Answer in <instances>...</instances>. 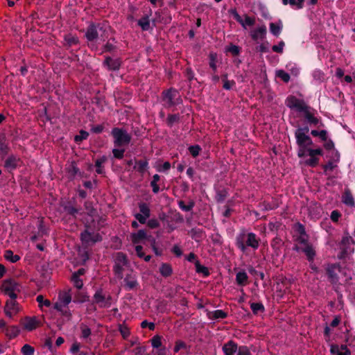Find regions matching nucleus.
Here are the masks:
<instances>
[{
    "label": "nucleus",
    "mask_w": 355,
    "mask_h": 355,
    "mask_svg": "<svg viewBox=\"0 0 355 355\" xmlns=\"http://www.w3.org/2000/svg\"><path fill=\"white\" fill-rule=\"evenodd\" d=\"M89 228L90 226L86 225L85 230L80 234V241L85 246L93 245L103 240L102 236L99 233L91 232Z\"/></svg>",
    "instance_id": "obj_8"
},
{
    "label": "nucleus",
    "mask_w": 355,
    "mask_h": 355,
    "mask_svg": "<svg viewBox=\"0 0 355 355\" xmlns=\"http://www.w3.org/2000/svg\"><path fill=\"white\" fill-rule=\"evenodd\" d=\"M116 49V46L110 42H107L103 46V52H108L111 53Z\"/></svg>",
    "instance_id": "obj_64"
},
{
    "label": "nucleus",
    "mask_w": 355,
    "mask_h": 355,
    "mask_svg": "<svg viewBox=\"0 0 355 355\" xmlns=\"http://www.w3.org/2000/svg\"><path fill=\"white\" fill-rule=\"evenodd\" d=\"M71 281L73 283V286L76 288H77L78 289H80L83 288V280L79 277H77L76 275H72Z\"/></svg>",
    "instance_id": "obj_56"
},
{
    "label": "nucleus",
    "mask_w": 355,
    "mask_h": 355,
    "mask_svg": "<svg viewBox=\"0 0 355 355\" xmlns=\"http://www.w3.org/2000/svg\"><path fill=\"white\" fill-rule=\"evenodd\" d=\"M151 345L153 348L159 349L162 347V337L159 335L154 336L151 340Z\"/></svg>",
    "instance_id": "obj_49"
},
{
    "label": "nucleus",
    "mask_w": 355,
    "mask_h": 355,
    "mask_svg": "<svg viewBox=\"0 0 355 355\" xmlns=\"http://www.w3.org/2000/svg\"><path fill=\"white\" fill-rule=\"evenodd\" d=\"M227 317V313L221 309L214 311L209 313V318L211 320L224 319Z\"/></svg>",
    "instance_id": "obj_34"
},
{
    "label": "nucleus",
    "mask_w": 355,
    "mask_h": 355,
    "mask_svg": "<svg viewBox=\"0 0 355 355\" xmlns=\"http://www.w3.org/2000/svg\"><path fill=\"white\" fill-rule=\"evenodd\" d=\"M122 64L121 58L113 59L110 56H105V60L102 63L103 67L106 68L107 70L111 71H115L120 69Z\"/></svg>",
    "instance_id": "obj_10"
},
{
    "label": "nucleus",
    "mask_w": 355,
    "mask_h": 355,
    "mask_svg": "<svg viewBox=\"0 0 355 355\" xmlns=\"http://www.w3.org/2000/svg\"><path fill=\"white\" fill-rule=\"evenodd\" d=\"M307 155L309 156V158L305 161V164L312 168L316 167L320 161L318 156L313 153L311 149L308 150Z\"/></svg>",
    "instance_id": "obj_22"
},
{
    "label": "nucleus",
    "mask_w": 355,
    "mask_h": 355,
    "mask_svg": "<svg viewBox=\"0 0 355 355\" xmlns=\"http://www.w3.org/2000/svg\"><path fill=\"white\" fill-rule=\"evenodd\" d=\"M230 14L232 15L234 19L239 22L243 27H244V21L240 15L238 13L236 9H231L230 10Z\"/></svg>",
    "instance_id": "obj_57"
},
{
    "label": "nucleus",
    "mask_w": 355,
    "mask_h": 355,
    "mask_svg": "<svg viewBox=\"0 0 355 355\" xmlns=\"http://www.w3.org/2000/svg\"><path fill=\"white\" fill-rule=\"evenodd\" d=\"M282 242V241L279 236L275 237L271 241V247L277 254L278 253V251L280 250Z\"/></svg>",
    "instance_id": "obj_46"
},
{
    "label": "nucleus",
    "mask_w": 355,
    "mask_h": 355,
    "mask_svg": "<svg viewBox=\"0 0 355 355\" xmlns=\"http://www.w3.org/2000/svg\"><path fill=\"white\" fill-rule=\"evenodd\" d=\"M146 347L144 345L137 346L132 350V355H145Z\"/></svg>",
    "instance_id": "obj_58"
},
{
    "label": "nucleus",
    "mask_w": 355,
    "mask_h": 355,
    "mask_svg": "<svg viewBox=\"0 0 355 355\" xmlns=\"http://www.w3.org/2000/svg\"><path fill=\"white\" fill-rule=\"evenodd\" d=\"M125 149L114 148L112 150L113 156L118 159H123L124 156Z\"/></svg>",
    "instance_id": "obj_60"
},
{
    "label": "nucleus",
    "mask_w": 355,
    "mask_h": 355,
    "mask_svg": "<svg viewBox=\"0 0 355 355\" xmlns=\"http://www.w3.org/2000/svg\"><path fill=\"white\" fill-rule=\"evenodd\" d=\"M59 299L61 302L63 303L64 306L68 305L71 301V296L70 293L65 292L59 295Z\"/></svg>",
    "instance_id": "obj_52"
},
{
    "label": "nucleus",
    "mask_w": 355,
    "mask_h": 355,
    "mask_svg": "<svg viewBox=\"0 0 355 355\" xmlns=\"http://www.w3.org/2000/svg\"><path fill=\"white\" fill-rule=\"evenodd\" d=\"M248 276L245 271H239L236 275V282L239 286H245L248 283Z\"/></svg>",
    "instance_id": "obj_29"
},
{
    "label": "nucleus",
    "mask_w": 355,
    "mask_h": 355,
    "mask_svg": "<svg viewBox=\"0 0 355 355\" xmlns=\"http://www.w3.org/2000/svg\"><path fill=\"white\" fill-rule=\"evenodd\" d=\"M111 31V27L107 21L101 22H91L87 29L85 36L87 40L89 42H94L100 39L105 41L109 35V32ZM94 44H89L90 48H92Z\"/></svg>",
    "instance_id": "obj_1"
},
{
    "label": "nucleus",
    "mask_w": 355,
    "mask_h": 355,
    "mask_svg": "<svg viewBox=\"0 0 355 355\" xmlns=\"http://www.w3.org/2000/svg\"><path fill=\"white\" fill-rule=\"evenodd\" d=\"M123 266H125L124 265H122V264H117V263H114V266H113V272L114 273V275H116V277L119 279H121L123 278Z\"/></svg>",
    "instance_id": "obj_39"
},
{
    "label": "nucleus",
    "mask_w": 355,
    "mask_h": 355,
    "mask_svg": "<svg viewBox=\"0 0 355 355\" xmlns=\"http://www.w3.org/2000/svg\"><path fill=\"white\" fill-rule=\"evenodd\" d=\"M300 99L297 98L295 96L289 95L285 100L286 105L291 110L294 109V106L298 103Z\"/></svg>",
    "instance_id": "obj_38"
},
{
    "label": "nucleus",
    "mask_w": 355,
    "mask_h": 355,
    "mask_svg": "<svg viewBox=\"0 0 355 355\" xmlns=\"http://www.w3.org/2000/svg\"><path fill=\"white\" fill-rule=\"evenodd\" d=\"M112 297L110 295H108L107 297L105 294H103V289L98 288L96 291L92 302V308L91 310L95 311H96V307L94 304H98L100 308H110L112 304Z\"/></svg>",
    "instance_id": "obj_5"
},
{
    "label": "nucleus",
    "mask_w": 355,
    "mask_h": 355,
    "mask_svg": "<svg viewBox=\"0 0 355 355\" xmlns=\"http://www.w3.org/2000/svg\"><path fill=\"white\" fill-rule=\"evenodd\" d=\"M88 137H89V133L85 130H81L79 132V134L75 136L74 141L77 144H79L81 141H83V140L87 139L88 138Z\"/></svg>",
    "instance_id": "obj_47"
},
{
    "label": "nucleus",
    "mask_w": 355,
    "mask_h": 355,
    "mask_svg": "<svg viewBox=\"0 0 355 355\" xmlns=\"http://www.w3.org/2000/svg\"><path fill=\"white\" fill-rule=\"evenodd\" d=\"M276 77L280 78L285 83H288L291 79L290 75L283 69L276 71Z\"/></svg>",
    "instance_id": "obj_40"
},
{
    "label": "nucleus",
    "mask_w": 355,
    "mask_h": 355,
    "mask_svg": "<svg viewBox=\"0 0 355 355\" xmlns=\"http://www.w3.org/2000/svg\"><path fill=\"white\" fill-rule=\"evenodd\" d=\"M64 40L65 42L64 46L68 49L73 45H76L79 43V39L77 36L71 34H67L64 36Z\"/></svg>",
    "instance_id": "obj_25"
},
{
    "label": "nucleus",
    "mask_w": 355,
    "mask_h": 355,
    "mask_svg": "<svg viewBox=\"0 0 355 355\" xmlns=\"http://www.w3.org/2000/svg\"><path fill=\"white\" fill-rule=\"evenodd\" d=\"M195 267L197 273H202L205 277L210 275L209 269L206 266L201 265L199 261H195Z\"/></svg>",
    "instance_id": "obj_35"
},
{
    "label": "nucleus",
    "mask_w": 355,
    "mask_h": 355,
    "mask_svg": "<svg viewBox=\"0 0 355 355\" xmlns=\"http://www.w3.org/2000/svg\"><path fill=\"white\" fill-rule=\"evenodd\" d=\"M322 167L324 170V173L325 175H327L328 172L332 171L334 168L337 167V164L335 162L329 159L327 163L326 164L322 165Z\"/></svg>",
    "instance_id": "obj_45"
},
{
    "label": "nucleus",
    "mask_w": 355,
    "mask_h": 355,
    "mask_svg": "<svg viewBox=\"0 0 355 355\" xmlns=\"http://www.w3.org/2000/svg\"><path fill=\"white\" fill-rule=\"evenodd\" d=\"M228 196V191L225 188L218 189L216 191V200L218 203H222Z\"/></svg>",
    "instance_id": "obj_27"
},
{
    "label": "nucleus",
    "mask_w": 355,
    "mask_h": 355,
    "mask_svg": "<svg viewBox=\"0 0 355 355\" xmlns=\"http://www.w3.org/2000/svg\"><path fill=\"white\" fill-rule=\"evenodd\" d=\"M84 207L85 209L87 211V214L89 216H93L95 211V209L93 207L92 202L87 200L84 203Z\"/></svg>",
    "instance_id": "obj_61"
},
{
    "label": "nucleus",
    "mask_w": 355,
    "mask_h": 355,
    "mask_svg": "<svg viewBox=\"0 0 355 355\" xmlns=\"http://www.w3.org/2000/svg\"><path fill=\"white\" fill-rule=\"evenodd\" d=\"M2 292L10 297L17 298V293L21 291V286L15 280L12 279H5L1 286Z\"/></svg>",
    "instance_id": "obj_7"
},
{
    "label": "nucleus",
    "mask_w": 355,
    "mask_h": 355,
    "mask_svg": "<svg viewBox=\"0 0 355 355\" xmlns=\"http://www.w3.org/2000/svg\"><path fill=\"white\" fill-rule=\"evenodd\" d=\"M188 150H189L190 154L193 157H196L197 156L199 155L200 152L201 151L202 149L199 145L196 144V145L190 146L188 148Z\"/></svg>",
    "instance_id": "obj_53"
},
{
    "label": "nucleus",
    "mask_w": 355,
    "mask_h": 355,
    "mask_svg": "<svg viewBox=\"0 0 355 355\" xmlns=\"http://www.w3.org/2000/svg\"><path fill=\"white\" fill-rule=\"evenodd\" d=\"M301 251L303 252L306 256L307 260L311 262L313 261L315 257V251L311 244H307L304 248H301Z\"/></svg>",
    "instance_id": "obj_24"
},
{
    "label": "nucleus",
    "mask_w": 355,
    "mask_h": 355,
    "mask_svg": "<svg viewBox=\"0 0 355 355\" xmlns=\"http://www.w3.org/2000/svg\"><path fill=\"white\" fill-rule=\"evenodd\" d=\"M114 263L127 266L128 264L127 255L122 252H117L115 256Z\"/></svg>",
    "instance_id": "obj_33"
},
{
    "label": "nucleus",
    "mask_w": 355,
    "mask_h": 355,
    "mask_svg": "<svg viewBox=\"0 0 355 355\" xmlns=\"http://www.w3.org/2000/svg\"><path fill=\"white\" fill-rule=\"evenodd\" d=\"M267 33V28L265 25H262L250 32V36L252 40L257 41L259 39L263 40Z\"/></svg>",
    "instance_id": "obj_19"
},
{
    "label": "nucleus",
    "mask_w": 355,
    "mask_h": 355,
    "mask_svg": "<svg viewBox=\"0 0 355 355\" xmlns=\"http://www.w3.org/2000/svg\"><path fill=\"white\" fill-rule=\"evenodd\" d=\"M159 272L164 277H168L173 274V268L169 263H162L159 267Z\"/></svg>",
    "instance_id": "obj_28"
},
{
    "label": "nucleus",
    "mask_w": 355,
    "mask_h": 355,
    "mask_svg": "<svg viewBox=\"0 0 355 355\" xmlns=\"http://www.w3.org/2000/svg\"><path fill=\"white\" fill-rule=\"evenodd\" d=\"M161 98L163 105L166 108H171L182 103L179 91L174 87H170L162 91Z\"/></svg>",
    "instance_id": "obj_3"
},
{
    "label": "nucleus",
    "mask_w": 355,
    "mask_h": 355,
    "mask_svg": "<svg viewBox=\"0 0 355 355\" xmlns=\"http://www.w3.org/2000/svg\"><path fill=\"white\" fill-rule=\"evenodd\" d=\"M236 355H252V354L247 346L241 345L239 346Z\"/></svg>",
    "instance_id": "obj_63"
},
{
    "label": "nucleus",
    "mask_w": 355,
    "mask_h": 355,
    "mask_svg": "<svg viewBox=\"0 0 355 355\" xmlns=\"http://www.w3.org/2000/svg\"><path fill=\"white\" fill-rule=\"evenodd\" d=\"M355 243L353 238L349 235V233L347 231L344 232V235L340 243V249H347L348 251L353 252L352 245Z\"/></svg>",
    "instance_id": "obj_16"
},
{
    "label": "nucleus",
    "mask_w": 355,
    "mask_h": 355,
    "mask_svg": "<svg viewBox=\"0 0 355 355\" xmlns=\"http://www.w3.org/2000/svg\"><path fill=\"white\" fill-rule=\"evenodd\" d=\"M130 238L133 244H138L142 240L147 239V234L144 230H139L137 232L132 233Z\"/></svg>",
    "instance_id": "obj_20"
},
{
    "label": "nucleus",
    "mask_w": 355,
    "mask_h": 355,
    "mask_svg": "<svg viewBox=\"0 0 355 355\" xmlns=\"http://www.w3.org/2000/svg\"><path fill=\"white\" fill-rule=\"evenodd\" d=\"M21 352L23 355H34L35 349L30 345L26 344L21 347Z\"/></svg>",
    "instance_id": "obj_51"
},
{
    "label": "nucleus",
    "mask_w": 355,
    "mask_h": 355,
    "mask_svg": "<svg viewBox=\"0 0 355 355\" xmlns=\"http://www.w3.org/2000/svg\"><path fill=\"white\" fill-rule=\"evenodd\" d=\"M180 116L179 114H170L168 115L166 123L168 127H172L175 123L180 122Z\"/></svg>",
    "instance_id": "obj_36"
},
{
    "label": "nucleus",
    "mask_w": 355,
    "mask_h": 355,
    "mask_svg": "<svg viewBox=\"0 0 355 355\" xmlns=\"http://www.w3.org/2000/svg\"><path fill=\"white\" fill-rule=\"evenodd\" d=\"M187 344L184 341H182L181 340H178L175 342V345L173 351H174L175 353H177L180 349H187Z\"/></svg>",
    "instance_id": "obj_59"
},
{
    "label": "nucleus",
    "mask_w": 355,
    "mask_h": 355,
    "mask_svg": "<svg viewBox=\"0 0 355 355\" xmlns=\"http://www.w3.org/2000/svg\"><path fill=\"white\" fill-rule=\"evenodd\" d=\"M340 263H331L328 264L326 268V273L327 275L329 282L333 284H337L339 280V277L336 272V270L340 271Z\"/></svg>",
    "instance_id": "obj_9"
},
{
    "label": "nucleus",
    "mask_w": 355,
    "mask_h": 355,
    "mask_svg": "<svg viewBox=\"0 0 355 355\" xmlns=\"http://www.w3.org/2000/svg\"><path fill=\"white\" fill-rule=\"evenodd\" d=\"M284 46L285 43L283 40H282L278 43L277 45H273L272 46V50L275 53H282Z\"/></svg>",
    "instance_id": "obj_62"
},
{
    "label": "nucleus",
    "mask_w": 355,
    "mask_h": 355,
    "mask_svg": "<svg viewBox=\"0 0 355 355\" xmlns=\"http://www.w3.org/2000/svg\"><path fill=\"white\" fill-rule=\"evenodd\" d=\"M111 135L114 138V145L117 148L128 145L132 139L125 130L117 127L112 129Z\"/></svg>",
    "instance_id": "obj_4"
},
{
    "label": "nucleus",
    "mask_w": 355,
    "mask_h": 355,
    "mask_svg": "<svg viewBox=\"0 0 355 355\" xmlns=\"http://www.w3.org/2000/svg\"><path fill=\"white\" fill-rule=\"evenodd\" d=\"M227 51L232 53L234 56H237L240 54L241 48L239 46L234 44H230L227 48Z\"/></svg>",
    "instance_id": "obj_55"
},
{
    "label": "nucleus",
    "mask_w": 355,
    "mask_h": 355,
    "mask_svg": "<svg viewBox=\"0 0 355 355\" xmlns=\"http://www.w3.org/2000/svg\"><path fill=\"white\" fill-rule=\"evenodd\" d=\"M21 164L22 160L19 156L11 154L5 160L3 166L10 172L20 166Z\"/></svg>",
    "instance_id": "obj_11"
},
{
    "label": "nucleus",
    "mask_w": 355,
    "mask_h": 355,
    "mask_svg": "<svg viewBox=\"0 0 355 355\" xmlns=\"http://www.w3.org/2000/svg\"><path fill=\"white\" fill-rule=\"evenodd\" d=\"M261 239L253 232H247L242 230L235 238V245L243 252L245 253L248 248L256 250L259 247Z\"/></svg>",
    "instance_id": "obj_2"
},
{
    "label": "nucleus",
    "mask_w": 355,
    "mask_h": 355,
    "mask_svg": "<svg viewBox=\"0 0 355 355\" xmlns=\"http://www.w3.org/2000/svg\"><path fill=\"white\" fill-rule=\"evenodd\" d=\"M295 142L297 146V157L299 158L304 157L305 142L309 135L300 134L294 132Z\"/></svg>",
    "instance_id": "obj_12"
},
{
    "label": "nucleus",
    "mask_w": 355,
    "mask_h": 355,
    "mask_svg": "<svg viewBox=\"0 0 355 355\" xmlns=\"http://www.w3.org/2000/svg\"><path fill=\"white\" fill-rule=\"evenodd\" d=\"M203 230L200 228H192L190 231V234L192 239L195 240L201 239L202 236Z\"/></svg>",
    "instance_id": "obj_50"
},
{
    "label": "nucleus",
    "mask_w": 355,
    "mask_h": 355,
    "mask_svg": "<svg viewBox=\"0 0 355 355\" xmlns=\"http://www.w3.org/2000/svg\"><path fill=\"white\" fill-rule=\"evenodd\" d=\"M178 206L182 211H190L193 209V207L195 206V202L194 201L191 200L189 202L187 205H185L183 200H180L178 202Z\"/></svg>",
    "instance_id": "obj_41"
},
{
    "label": "nucleus",
    "mask_w": 355,
    "mask_h": 355,
    "mask_svg": "<svg viewBox=\"0 0 355 355\" xmlns=\"http://www.w3.org/2000/svg\"><path fill=\"white\" fill-rule=\"evenodd\" d=\"M294 109L300 112H303L305 119L310 125H317L319 123V119L315 117L311 112V107L304 100L300 99L294 106Z\"/></svg>",
    "instance_id": "obj_6"
},
{
    "label": "nucleus",
    "mask_w": 355,
    "mask_h": 355,
    "mask_svg": "<svg viewBox=\"0 0 355 355\" xmlns=\"http://www.w3.org/2000/svg\"><path fill=\"white\" fill-rule=\"evenodd\" d=\"M123 282L124 288L126 291L137 289L139 286L136 275L132 273L125 275L123 279Z\"/></svg>",
    "instance_id": "obj_13"
},
{
    "label": "nucleus",
    "mask_w": 355,
    "mask_h": 355,
    "mask_svg": "<svg viewBox=\"0 0 355 355\" xmlns=\"http://www.w3.org/2000/svg\"><path fill=\"white\" fill-rule=\"evenodd\" d=\"M250 305L254 315H257L265 312V307L261 302H250Z\"/></svg>",
    "instance_id": "obj_30"
},
{
    "label": "nucleus",
    "mask_w": 355,
    "mask_h": 355,
    "mask_svg": "<svg viewBox=\"0 0 355 355\" xmlns=\"http://www.w3.org/2000/svg\"><path fill=\"white\" fill-rule=\"evenodd\" d=\"M135 170L141 174H144L148 168V162L147 159L135 160V165L133 167Z\"/></svg>",
    "instance_id": "obj_23"
},
{
    "label": "nucleus",
    "mask_w": 355,
    "mask_h": 355,
    "mask_svg": "<svg viewBox=\"0 0 355 355\" xmlns=\"http://www.w3.org/2000/svg\"><path fill=\"white\" fill-rule=\"evenodd\" d=\"M20 330L17 326L13 325L7 327L5 329V334L9 339H12L18 336Z\"/></svg>",
    "instance_id": "obj_26"
},
{
    "label": "nucleus",
    "mask_w": 355,
    "mask_h": 355,
    "mask_svg": "<svg viewBox=\"0 0 355 355\" xmlns=\"http://www.w3.org/2000/svg\"><path fill=\"white\" fill-rule=\"evenodd\" d=\"M4 258L11 263H16L20 260L21 257L17 254H14L11 250H7L5 251Z\"/></svg>",
    "instance_id": "obj_37"
},
{
    "label": "nucleus",
    "mask_w": 355,
    "mask_h": 355,
    "mask_svg": "<svg viewBox=\"0 0 355 355\" xmlns=\"http://www.w3.org/2000/svg\"><path fill=\"white\" fill-rule=\"evenodd\" d=\"M41 325L40 320L36 317H26L24 323V328L27 331H33Z\"/></svg>",
    "instance_id": "obj_18"
},
{
    "label": "nucleus",
    "mask_w": 355,
    "mask_h": 355,
    "mask_svg": "<svg viewBox=\"0 0 355 355\" xmlns=\"http://www.w3.org/2000/svg\"><path fill=\"white\" fill-rule=\"evenodd\" d=\"M282 28L283 25L281 21H279V24H275L272 22L270 24V31L273 35L276 37H278L280 35Z\"/></svg>",
    "instance_id": "obj_32"
},
{
    "label": "nucleus",
    "mask_w": 355,
    "mask_h": 355,
    "mask_svg": "<svg viewBox=\"0 0 355 355\" xmlns=\"http://www.w3.org/2000/svg\"><path fill=\"white\" fill-rule=\"evenodd\" d=\"M62 207L67 214L71 216L73 219H76L77 216L80 214V209L76 206V202L74 200L67 202L62 205Z\"/></svg>",
    "instance_id": "obj_15"
},
{
    "label": "nucleus",
    "mask_w": 355,
    "mask_h": 355,
    "mask_svg": "<svg viewBox=\"0 0 355 355\" xmlns=\"http://www.w3.org/2000/svg\"><path fill=\"white\" fill-rule=\"evenodd\" d=\"M139 214L149 218L150 216V210L148 205L145 202L139 203Z\"/></svg>",
    "instance_id": "obj_44"
},
{
    "label": "nucleus",
    "mask_w": 355,
    "mask_h": 355,
    "mask_svg": "<svg viewBox=\"0 0 355 355\" xmlns=\"http://www.w3.org/2000/svg\"><path fill=\"white\" fill-rule=\"evenodd\" d=\"M89 300V297L86 293H78L73 299L74 302L77 303H83L88 302Z\"/></svg>",
    "instance_id": "obj_42"
},
{
    "label": "nucleus",
    "mask_w": 355,
    "mask_h": 355,
    "mask_svg": "<svg viewBox=\"0 0 355 355\" xmlns=\"http://www.w3.org/2000/svg\"><path fill=\"white\" fill-rule=\"evenodd\" d=\"M119 331L125 340L128 339L130 334V329L124 323L119 324Z\"/></svg>",
    "instance_id": "obj_43"
},
{
    "label": "nucleus",
    "mask_w": 355,
    "mask_h": 355,
    "mask_svg": "<svg viewBox=\"0 0 355 355\" xmlns=\"http://www.w3.org/2000/svg\"><path fill=\"white\" fill-rule=\"evenodd\" d=\"M36 301L38 302L40 307H42V306L49 307L51 304V301L49 300H44V296L42 295L37 296Z\"/></svg>",
    "instance_id": "obj_54"
},
{
    "label": "nucleus",
    "mask_w": 355,
    "mask_h": 355,
    "mask_svg": "<svg viewBox=\"0 0 355 355\" xmlns=\"http://www.w3.org/2000/svg\"><path fill=\"white\" fill-rule=\"evenodd\" d=\"M342 202L349 207H354L355 205L354 197L349 189L345 190L342 196Z\"/></svg>",
    "instance_id": "obj_21"
},
{
    "label": "nucleus",
    "mask_w": 355,
    "mask_h": 355,
    "mask_svg": "<svg viewBox=\"0 0 355 355\" xmlns=\"http://www.w3.org/2000/svg\"><path fill=\"white\" fill-rule=\"evenodd\" d=\"M137 24L141 27L142 31H148L150 28L149 17L147 15L143 16L138 20Z\"/></svg>",
    "instance_id": "obj_31"
},
{
    "label": "nucleus",
    "mask_w": 355,
    "mask_h": 355,
    "mask_svg": "<svg viewBox=\"0 0 355 355\" xmlns=\"http://www.w3.org/2000/svg\"><path fill=\"white\" fill-rule=\"evenodd\" d=\"M239 347L236 342L230 340L223 345L222 350L225 355H235L239 351Z\"/></svg>",
    "instance_id": "obj_17"
},
{
    "label": "nucleus",
    "mask_w": 355,
    "mask_h": 355,
    "mask_svg": "<svg viewBox=\"0 0 355 355\" xmlns=\"http://www.w3.org/2000/svg\"><path fill=\"white\" fill-rule=\"evenodd\" d=\"M80 328L81 330V337L83 339L88 338L92 334L91 329L88 327L87 325L81 324Z\"/></svg>",
    "instance_id": "obj_48"
},
{
    "label": "nucleus",
    "mask_w": 355,
    "mask_h": 355,
    "mask_svg": "<svg viewBox=\"0 0 355 355\" xmlns=\"http://www.w3.org/2000/svg\"><path fill=\"white\" fill-rule=\"evenodd\" d=\"M15 300L16 298H10L6 301L4 312L9 318H12L13 313H17L19 311V304Z\"/></svg>",
    "instance_id": "obj_14"
}]
</instances>
